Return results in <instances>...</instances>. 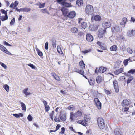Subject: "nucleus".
<instances>
[{
  "label": "nucleus",
  "mask_w": 135,
  "mask_h": 135,
  "mask_svg": "<svg viewBox=\"0 0 135 135\" xmlns=\"http://www.w3.org/2000/svg\"><path fill=\"white\" fill-rule=\"evenodd\" d=\"M112 30L114 32H117L119 31L120 29L118 26H116L112 28Z\"/></svg>",
  "instance_id": "obj_17"
},
{
  "label": "nucleus",
  "mask_w": 135,
  "mask_h": 135,
  "mask_svg": "<svg viewBox=\"0 0 135 135\" xmlns=\"http://www.w3.org/2000/svg\"><path fill=\"white\" fill-rule=\"evenodd\" d=\"M28 120L30 121H31L32 119V117L30 115H29L27 117Z\"/></svg>",
  "instance_id": "obj_55"
},
{
  "label": "nucleus",
  "mask_w": 135,
  "mask_h": 135,
  "mask_svg": "<svg viewBox=\"0 0 135 135\" xmlns=\"http://www.w3.org/2000/svg\"><path fill=\"white\" fill-rule=\"evenodd\" d=\"M18 2L17 1H16L14 2V4L13 6H14V7L13 9H15V8L17 7V6L18 5Z\"/></svg>",
  "instance_id": "obj_43"
},
{
  "label": "nucleus",
  "mask_w": 135,
  "mask_h": 135,
  "mask_svg": "<svg viewBox=\"0 0 135 135\" xmlns=\"http://www.w3.org/2000/svg\"><path fill=\"white\" fill-rule=\"evenodd\" d=\"M57 50L58 52L59 53H61L60 52H62V51H61V49L60 46H58L57 47Z\"/></svg>",
  "instance_id": "obj_50"
},
{
  "label": "nucleus",
  "mask_w": 135,
  "mask_h": 135,
  "mask_svg": "<svg viewBox=\"0 0 135 135\" xmlns=\"http://www.w3.org/2000/svg\"><path fill=\"white\" fill-rule=\"evenodd\" d=\"M43 104H44L45 106L48 105H47V102L46 101H45V100H44L43 101Z\"/></svg>",
  "instance_id": "obj_62"
},
{
  "label": "nucleus",
  "mask_w": 135,
  "mask_h": 135,
  "mask_svg": "<svg viewBox=\"0 0 135 135\" xmlns=\"http://www.w3.org/2000/svg\"><path fill=\"white\" fill-rule=\"evenodd\" d=\"M8 18V17L7 15H5L4 16L3 15L0 16V19L3 21L6 20Z\"/></svg>",
  "instance_id": "obj_26"
},
{
  "label": "nucleus",
  "mask_w": 135,
  "mask_h": 135,
  "mask_svg": "<svg viewBox=\"0 0 135 135\" xmlns=\"http://www.w3.org/2000/svg\"><path fill=\"white\" fill-rule=\"evenodd\" d=\"M38 55L41 57L43 56V53L41 51L39 52H37Z\"/></svg>",
  "instance_id": "obj_61"
},
{
  "label": "nucleus",
  "mask_w": 135,
  "mask_h": 135,
  "mask_svg": "<svg viewBox=\"0 0 135 135\" xmlns=\"http://www.w3.org/2000/svg\"><path fill=\"white\" fill-rule=\"evenodd\" d=\"M4 45H7L9 46H11V45L9 43H8L7 42L4 41Z\"/></svg>",
  "instance_id": "obj_63"
},
{
  "label": "nucleus",
  "mask_w": 135,
  "mask_h": 135,
  "mask_svg": "<svg viewBox=\"0 0 135 135\" xmlns=\"http://www.w3.org/2000/svg\"><path fill=\"white\" fill-rule=\"evenodd\" d=\"M94 101L97 108L99 109H100L101 108V103L100 102L97 98L94 99Z\"/></svg>",
  "instance_id": "obj_6"
},
{
  "label": "nucleus",
  "mask_w": 135,
  "mask_h": 135,
  "mask_svg": "<svg viewBox=\"0 0 135 135\" xmlns=\"http://www.w3.org/2000/svg\"><path fill=\"white\" fill-rule=\"evenodd\" d=\"M91 50L90 49H89L88 50H86L84 51H82V52L84 54H86L88 52H89Z\"/></svg>",
  "instance_id": "obj_52"
},
{
  "label": "nucleus",
  "mask_w": 135,
  "mask_h": 135,
  "mask_svg": "<svg viewBox=\"0 0 135 135\" xmlns=\"http://www.w3.org/2000/svg\"><path fill=\"white\" fill-rule=\"evenodd\" d=\"M123 68H120L118 70L114 71V73L116 75H118L119 74L122 73L123 71Z\"/></svg>",
  "instance_id": "obj_21"
},
{
  "label": "nucleus",
  "mask_w": 135,
  "mask_h": 135,
  "mask_svg": "<svg viewBox=\"0 0 135 135\" xmlns=\"http://www.w3.org/2000/svg\"><path fill=\"white\" fill-rule=\"evenodd\" d=\"M31 9L30 8H23L20 9V12L21 11L28 12H29Z\"/></svg>",
  "instance_id": "obj_14"
},
{
  "label": "nucleus",
  "mask_w": 135,
  "mask_h": 135,
  "mask_svg": "<svg viewBox=\"0 0 135 135\" xmlns=\"http://www.w3.org/2000/svg\"><path fill=\"white\" fill-rule=\"evenodd\" d=\"M0 49L4 52L9 55H11L12 54L9 51H8L7 49L3 45L0 44Z\"/></svg>",
  "instance_id": "obj_7"
},
{
  "label": "nucleus",
  "mask_w": 135,
  "mask_h": 135,
  "mask_svg": "<svg viewBox=\"0 0 135 135\" xmlns=\"http://www.w3.org/2000/svg\"><path fill=\"white\" fill-rule=\"evenodd\" d=\"M129 102L126 99L124 100L122 103V105L123 106H127L129 105Z\"/></svg>",
  "instance_id": "obj_15"
},
{
  "label": "nucleus",
  "mask_w": 135,
  "mask_h": 135,
  "mask_svg": "<svg viewBox=\"0 0 135 135\" xmlns=\"http://www.w3.org/2000/svg\"><path fill=\"white\" fill-rule=\"evenodd\" d=\"M45 3H44L42 4L40 3V4L39 8H43L44 7Z\"/></svg>",
  "instance_id": "obj_54"
},
{
  "label": "nucleus",
  "mask_w": 135,
  "mask_h": 135,
  "mask_svg": "<svg viewBox=\"0 0 135 135\" xmlns=\"http://www.w3.org/2000/svg\"><path fill=\"white\" fill-rule=\"evenodd\" d=\"M41 12L43 13H47L48 12L47 10L46 9H43L41 11Z\"/></svg>",
  "instance_id": "obj_44"
},
{
  "label": "nucleus",
  "mask_w": 135,
  "mask_h": 135,
  "mask_svg": "<svg viewBox=\"0 0 135 135\" xmlns=\"http://www.w3.org/2000/svg\"><path fill=\"white\" fill-rule=\"evenodd\" d=\"M106 68L103 66L100 67L98 69V72L100 73H103L106 71Z\"/></svg>",
  "instance_id": "obj_16"
},
{
  "label": "nucleus",
  "mask_w": 135,
  "mask_h": 135,
  "mask_svg": "<svg viewBox=\"0 0 135 135\" xmlns=\"http://www.w3.org/2000/svg\"><path fill=\"white\" fill-rule=\"evenodd\" d=\"M52 43L53 48H55L56 47V41L55 39L53 38L52 40Z\"/></svg>",
  "instance_id": "obj_24"
},
{
  "label": "nucleus",
  "mask_w": 135,
  "mask_h": 135,
  "mask_svg": "<svg viewBox=\"0 0 135 135\" xmlns=\"http://www.w3.org/2000/svg\"><path fill=\"white\" fill-rule=\"evenodd\" d=\"M135 73V69H132L130 70L127 73H125V75L128 77H129L131 76V74H134Z\"/></svg>",
  "instance_id": "obj_8"
},
{
  "label": "nucleus",
  "mask_w": 135,
  "mask_h": 135,
  "mask_svg": "<svg viewBox=\"0 0 135 135\" xmlns=\"http://www.w3.org/2000/svg\"><path fill=\"white\" fill-rule=\"evenodd\" d=\"M65 128L64 127H62L61 128V132L60 133H62V134H64V131H65Z\"/></svg>",
  "instance_id": "obj_60"
},
{
  "label": "nucleus",
  "mask_w": 135,
  "mask_h": 135,
  "mask_svg": "<svg viewBox=\"0 0 135 135\" xmlns=\"http://www.w3.org/2000/svg\"><path fill=\"white\" fill-rule=\"evenodd\" d=\"M45 110L46 112H48L50 109V107L49 105L45 106Z\"/></svg>",
  "instance_id": "obj_46"
},
{
  "label": "nucleus",
  "mask_w": 135,
  "mask_h": 135,
  "mask_svg": "<svg viewBox=\"0 0 135 135\" xmlns=\"http://www.w3.org/2000/svg\"><path fill=\"white\" fill-rule=\"evenodd\" d=\"M86 39L89 42H91L93 40V38L92 35L88 33L87 34L86 36Z\"/></svg>",
  "instance_id": "obj_10"
},
{
  "label": "nucleus",
  "mask_w": 135,
  "mask_h": 135,
  "mask_svg": "<svg viewBox=\"0 0 135 135\" xmlns=\"http://www.w3.org/2000/svg\"><path fill=\"white\" fill-rule=\"evenodd\" d=\"M75 114L77 119H78L79 117H80L82 115L81 113L79 111H78L77 112L75 113Z\"/></svg>",
  "instance_id": "obj_30"
},
{
  "label": "nucleus",
  "mask_w": 135,
  "mask_h": 135,
  "mask_svg": "<svg viewBox=\"0 0 135 135\" xmlns=\"http://www.w3.org/2000/svg\"><path fill=\"white\" fill-rule=\"evenodd\" d=\"M111 26V21L109 20H107L104 21L102 24V26L105 29L109 28Z\"/></svg>",
  "instance_id": "obj_3"
},
{
  "label": "nucleus",
  "mask_w": 135,
  "mask_h": 135,
  "mask_svg": "<svg viewBox=\"0 0 135 135\" xmlns=\"http://www.w3.org/2000/svg\"><path fill=\"white\" fill-rule=\"evenodd\" d=\"M76 16V13L75 11H72L70 12L68 15V17L70 18H73Z\"/></svg>",
  "instance_id": "obj_9"
},
{
  "label": "nucleus",
  "mask_w": 135,
  "mask_h": 135,
  "mask_svg": "<svg viewBox=\"0 0 135 135\" xmlns=\"http://www.w3.org/2000/svg\"><path fill=\"white\" fill-rule=\"evenodd\" d=\"M20 102L22 108V110H23L26 111V107L25 104L22 102Z\"/></svg>",
  "instance_id": "obj_33"
},
{
  "label": "nucleus",
  "mask_w": 135,
  "mask_h": 135,
  "mask_svg": "<svg viewBox=\"0 0 135 135\" xmlns=\"http://www.w3.org/2000/svg\"><path fill=\"white\" fill-rule=\"evenodd\" d=\"M114 133L115 135H121L119 131V130L118 129H116L114 130Z\"/></svg>",
  "instance_id": "obj_36"
},
{
  "label": "nucleus",
  "mask_w": 135,
  "mask_h": 135,
  "mask_svg": "<svg viewBox=\"0 0 135 135\" xmlns=\"http://www.w3.org/2000/svg\"><path fill=\"white\" fill-rule=\"evenodd\" d=\"M93 8L92 5H88L86 6L85 11L87 14H92L93 13Z\"/></svg>",
  "instance_id": "obj_1"
},
{
  "label": "nucleus",
  "mask_w": 135,
  "mask_h": 135,
  "mask_svg": "<svg viewBox=\"0 0 135 135\" xmlns=\"http://www.w3.org/2000/svg\"><path fill=\"white\" fill-rule=\"evenodd\" d=\"M98 126L101 128H103L105 127V123L103 119L100 117H99L97 119Z\"/></svg>",
  "instance_id": "obj_2"
},
{
  "label": "nucleus",
  "mask_w": 135,
  "mask_h": 135,
  "mask_svg": "<svg viewBox=\"0 0 135 135\" xmlns=\"http://www.w3.org/2000/svg\"><path fill=\"white\" fill-rule=\"evenodd\" d=\"M66 113H60L59 115V118L60 120L62 121H65L66 119Z\"/></svg>",
  "instance_id": "obj_5"
},
{
  "label": "nucleus",
  "mask_w": 135,
  "mask_h": 135,
  "mask_svg": "<svg viewBox=\"0 0 135 135\" xmlns=\"http://www.w3.org/2000/svg\"><path fill=\"white\" fill-rule=\"evenodd\" d=\"M77 123L81 124L84 126H86V122H85L84 120H78L77 121Z\"/></svg>",
  "instance_id": "obj_28"
},
{
  "label": "nucleus",
  "mask_w": 135,
  "mask_h": 135,
  "mask_svg": "<svg viewBox=\"0 0 135 135\" xmlns=\"http://www.w3.org/2000/svg\"><path fill=\"white\" fill-rule=\"evenodd\" d=\"M52 76L53 77L55 78L56 80H58L59 79V77L57 75L55 74H54L52 75Z\"/></svg>",
  "instance_id": "obj_48"
},
{
  "label": "nucleus",
  "mask_w": 135,
  "mask_h": 135,
  "mask_svg": "<svg viewBox=\"0 0 135 135\" xmlns=\"http://www.w3.org/2000/svg\"><path fill=\"white\" fill-rule=\"evenodd\" d=\"M71 31L73 33H77L78 32V30L77 28L74 27L71 29Z\"/></svg>",
  "instance_id": "obj_22"
},
{
  "label": "nucleus",
  "mask_w": 135,
  "mask_h": 135,
  "mask_svg": "<svg viewBox=\"0 0 135 135\" xmlns=\"http://www.w3.org/2000/svg\"><path fill=\"white\" fill-rule=\"evenodd\" d=\"M88 80L89 83L90 85H93L94 84V79H88Z\"/></svg>",
  "instance_id": "obj_32"
},
{
  "label": "nucleus",
  "mask_w": 135,
  "mask_h": 135,
  "mask_svg": "<svg viewBox=\"0 0 135 135\" xmlns=\"http://www.w3.org/2000/svg\"><path fill=\"white\" fill-rule=\"evenodd\" d=\"M135 34V32L133 30H132L131 31H129L127 33V36L130 37H132L134 36Z\"/></svg>",
  "instance_id": "obj_13"
},
{
  "label": "nucleus",
  "mask_w": 135,
  "mask_h": 135,
  "mask_svg": "<svg viewBox=\"0 0 135 135\" xmlns=\"http://www.w3.org/2000/svg\"><path fill=\"white\" fill-rule=\"evenodd\" d=\"M76 119H77L75 113H73V112L70 113V119L71 121L73 122Z\"/></svg>",
  "instance_id": "obj_11"
},
{
  "label": "nucleus",
  "mask_w": 135,
  "mask_h": 135,
  "mask_svg": "<svg viewBox=\"0 0 135 135\" xmlns=\"http://www.w3.org/2000/svg\"><path fill=\"white\" fill-rule=\"evenodd\" d=\"M54 120L56 122H61L60 121V119L59 118H57L56 117H55Z\"/></svg>",
  "instance_id": "obj_59"
},
{
  "label": "nucleus",
  "mask_w": 135,
  "mask_h": 135,
  "mask_svg": "<svg viewBox=\"0 0 135 135\" xmlns=\"http://www.w3.org/2000/svg\"><path fill=\"white\" fill-rule=\"evenodd\" d=\"M127 50L128 52L130 54H132L133 53V51L132 50V49L130 48H127Z\"/></svg>",
  "instance_id": "obj_45"
},
{
  "label": "nucleus",
  "mask_w": 135,
  "mask_h": 135,
  "mask_svg": "<svg viewBox=\"0 0 135 135\" xmlns=\"http://www.w3.org/2000/svg\"><path fill=\"white\" fill-rule=\"evenodd\" d=\"M68 108L70 110L73 111L75 109V107L74 106V105H71L70 106H69L68 107Z\"/></svg>",
  "instance_id": "obj_34"
},
{
  "label": "nucleus",
  "mask_w": 135,
  "mask_h": 135,
  "mask_svg": "<svg viewBox=\"0 0 135 135\" xmlns=\"http://www.w3.org/2000/svg\"><path fill=\"white\" fill-rule=\"evenodd\" d=\"M48 43L47 42H46L45 44V47L46 49L47 50L48 49Z\"/></svg>",
  "instance_id": "obj_56"
},
{
  "label": "nucleus",
  "mask_w": 135,
  "mask_h": 135,
  "mask_svg": "<svg viewBox=\"0 0 135 135\" xmlns=\"http://www.w3.org/2000/svg\"><path fill=\"white\" fill-rule=\"evenodd\" d=\"M100 47L103 50H105L107 49L106 47L104 46L103 44Z\"/></svg>",
  "instance_id": "obj_51"
},
{
  "label": "nucleus",
  "mask_w": 135,
  "mask_h": 135,
  "mask_svg": "<svg viewBox=\"0 0 135 135\" xmlns=\"http://www.w3.org/2000/svg\"><path fill=\"white\" fill-rule=\"evenodd\" d=\"M97 45H98L100 47L101 45L103 44V43H102L101 42L99 41H98L97 42Z\"/></svg>",
  "instance_id": "obj_64"
},
{
  "label": "nucleus",
  "mask_w": 135,
  "mask_h": 135,
  "mask_svg": "<svg viewBox=\"0 0 135 135\" xmlns=\"http://www.w3.org/2000/svg\"><path fill=\"white\" fill-rule=\"evenodd\" d=\"M63 14L64 16L66 15L68 12V9L67 8L63 7L61 9Z\"/></svg>",
  "instance_id": "obj_20"
},
{
  "label": "nucleus",
  "mask_w": 135,
  "mask_h": 135,
  "mask_svg": "<svg viewBox=\"0 0 135 135\" xmlns=\"http://www.w3.org/2000/svg\"><path fill=\"white\" fill-rule=\"evenodd\" d=\"M79 65L82 69H85V64L83 61H81L79 63Z\"/></svg>",
  "instance_id": "obj_27"
},
{
  "label": "nucleus",
  "mask_w": 135,
  "mask_h": 135,
  "mask_svg": "<svg viewBox=\"0 0 135 135\" xmlns=\"http://www.w3.org/2000/svg\"><path fill=\"white\" fill-rule=\"evenodd\" d=\"M122 21L120 22V24L121 25H125L127 21V19L126 18L124 17L122 19ZM124 26L125 25H124Z\"/></svg>",
  "instance_id": "obj_29"
},
{
  "label": "nucleus",
  "mask_w": 135,
  "mask_h": 135,
  "mask_svg": "<svg viewBox=\"0 0 135 135\" xmlns=\"http://www.w3.org/2000/svg\"><path fill=\"white\" fill-rule=\"evenodd\" d=\"M28 66L32 69H35V66L33 64H32L30 63L28 64Z\"/></svg>",
  "instance_id": "obj_49"
},
{
  "label": "nucleus",
  "mask_w": 135,
  "mask_h": 135,
  "mask_svg": "<svg viewBox=\"0 0 135 135\" xmlns=\"http://www.w3.org/2000/svg\"><path fill=\"white\" fill-rule=\"evenodd\" d=\"M61 4L63 5L64 6L66 7H68L71 6L70 4L67 3L65 2H63L61 3Z\"/></svg>",
  "instance_id": "obj_19"
},
{
  "label": "nucleus",
  "mask_w": 135,
  "mask_h": 135,
  "mask_svg": "<svg viewBox=\"0 0 135 135\" xmlns=\"http://www.w3.org/2000/svg\"><path fill=\"white\" fill-rule=\"evenodd\" d=\"M1 12L3 14H5V15H7V12L4 9H1Z\"/></svg>",
  "instance_id": "obj_58"
},
{
  "label": "nucleus",
  "mask_w": 135,
  "mask_h": 135,
  "mask_svg": "<svg viewBox=\"0 0 135 135\" xmlns=\"http://www.w3.org/2000/svg\"><path fill=\"white\" fill-rule=\"evenodd\" d=\"M114 87H118V84L117 81L115 80L113 81Z\"/></svg>",
  "instance_id": "obj_41"
},
{
  "label": "nucleus",
  "mask_w": 135,
  "mask_h": 135,
  "mask_svg": "<svg viewBox=\"0 0 135 135\" xmlns=\"http://www.w3.org/2000/svg\"><path fill=\"white\" fill-rule=\"evenodd\" d=\"M94 19L96 21H98L100 20L101 18L100 16L99 15H96L94 17Z\"/></svg>",
  "instance_id": "obj_31"
},
{
  "label": "nucleus",
  "mask_w": 135,
  "mask_h": 135,
  "mask_svg": "<svg viewBox=\"0 0 135 135\" xmlns=\"http://www.w3.org/2000/svg\"><path fill=\"white\" fill-rule=\"evenodd\" d=\"M81 26L83 28L85 29L87 26L86 23L85 22H83L81 23Z\"/></svg>",
  "instance_id": "obj_39"
},
{
  "label": "nucleus",
  "mask_w": 135,
  "mask_h": 135,
  "mask_svg": "<svg viewBox=\"0 0 135 135\" xmlns=\"http://www.w3.org/2000/svg\"><path fill=\"white\" fill-rule=\"evenodd\" d=\"M98 24H94L91 25L89 27L90 29L92 31H94L98 29Z\"/></svg>",
  "instance_id": "obj_12"
},
{
  "label": "nucleus",
  "mask_w": 135,
  "mask_h": 135,
  "mask_svg": "<svg viewBox=\"0 0 135 135\" xmlns=\"http://www.w3.org/2000/svg\"><path fill=\"white\" fill-rule=\"evenodd\" d=\"M84 121L85 122H86V125H87V124L88 122H90V119L89 118L85 117L84 118Z\"/></svg>",
  "instance_id": "obj_42"
},
{
  "label": "nucleus",
  "mask_w": 135,
  "mask_h": 135,
  "mask_svg": "<svg viewBox=\"0 0 135 135\" xmlns=\"http://www.w3.org/2000/svg\"><path fill=\"white\" fill-rule=\"evenodd\" d=\"M0 64L1 65V66L3 67L5 69H6L7 67L6 65L3 63H2L0 62Z\"/></svg>",
  "instance_id": "obj_47"
},
{
  "label": "nucleus",
  "mask_w": 135,
  "mask_h": 135,
  "mask_svg": "<svg viewBox=\"0 0 135 135\" xmlns=\"http://www.w3.org/2000/svg\"><path fill=\"white\" fill-rule=\"evenodd\" d=\"M96 81L98 83H100L102 81V78L100 76H98L96 78Z\"/></svg>",
  "instance_id": "obj_23"
},
{
  "label": "nucleus",
  "mask_w": 135,
  "mask_h": 135,
  "mask_svg": "<svg viewBox=\"0 0 135 135\" xmlns=\"http://www.w3.org/2000/svg\"><path fill=\"white\" fill-rule=\"evenodd\" d=\"M15 22V18H13V19L11 20V22H10V24L11 25H13Z\"/></svg>",
  "instance_id": "obj_53"
},
{
  "label": "nucleus",
  "mask_w": 135,
  "mask_h": 135,
  "mask_svg": "<svg viewBox=\"0 0 135 135\" xmlns=\"http://www.w3.org/2000/svg\"><path fill=\"white\" fill-rule=\"evenodd\" d=\"M28 90V88H27L23 90V93L26 96L31 94V93L27 92Z\"/></svg>",
  "instance_id": "obj_18"
},
{
  "label": "nucleus",
  "mask_w": 135,
  "mask_h": 135,
  "mask_svg": "<svg viewBox=\"0 0 135 135\" xmlns=\"http://www.w3.org/2000/svg\"><path fill=\"white\" fill-rule=\"evenodd\" d=\"M117 49V45H114L110 47V49L112 51H116Z\"/></svg>",
  "instance_id": "obj_25"
},
{
  "label": "nucleus",
  "mask_w": 135,
  "mask_h": 135,
  "mask_svg": "<svg viewBox=\"0 0 135 135\" xmlns=\"http://www.w3.org/2000/svg\"><path fill=\"white\" fill-rule=\"evenodd\" d=\"M133 77L132 76H130L129 78L127 80V84H128L129 83H130V82L133 79Z\"/></svg>",
  "instance_id": "obj_38"
},
{
  "label": "nucleus",
  "mask_w": 135,
  "mask_h": 135,
  "mask_svg": "<svg viewBox=\"0 0 135 135\" xmlns=\"http://www.w3.org/2000/svg\"><path fill=\"white\" fill-rule=\"evenodd\" d=\"M3 87L7 92H8L9 91V86L8 85L6 84L4 85Z\"/></svg>",
  "instance_id": "obj_37"
},
{
  "label": "nucleus",
  "mask_w": 135,
  "mask_h": 135,
  "mask_svg": "<svg viewBox=\"0 0 135 135\" xmlns=\"http://www.w3.org/2000/svg\"><path fill=\"white\" fill-rule=\"evenodd\" d=\"M129 60H130V58L124 60L123 62L124 65L125 66L127 65L128 63V62Z\"/></svg>",
  "instance_id": "obj_40"
},
{
  "label": "nucleus",
  "mask_w": 135,
  "mask_h": 135,
  "mask_svg": "<svg viewBox=\"0 0 135 135\" xmlns=\"http://www.w3.org/2000/svg\"><path fill=\"white\" fill-rule=\"evenodd\" d=\"M82 2V0H77L76 4L79 6H80L83 4Z\"/></svg>",
  "instance_id": "obj_35"
},
{
  "label": "nucleus",
  "mask_w": 135,
  "mask_h": 135,
  "mask_svg": "<svg viewBox=\"0 0 135 135\" xmlns=\"http://www.w3.org/2000/svg\"><path fill=\"white\" fill-rule=\"evenodd\" d=\"M105 30L100 29L98 31V37L100 38H102L105 34Z\"/></svg>",
  "instance_id": "obj_4"
},
{
  "label": "nucleus",
  "mask_w": 135,
  "mask_h": 135,
  "mask_svg": "<svg viewBox=\"0 0 135 135\" xmlns=\"http://www.w3.org/2000/svg\"><path fill=\"white\" fill-rule=\"evenodd\" d=\"M120 49L124 51L126 49L125 47L124 46H121L120 47Z\"/></svg>",
  "instance_id": "obj_57"
}]
</instances>
